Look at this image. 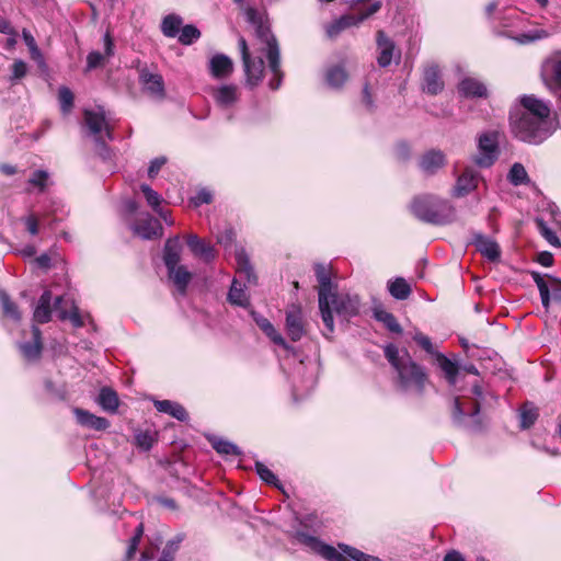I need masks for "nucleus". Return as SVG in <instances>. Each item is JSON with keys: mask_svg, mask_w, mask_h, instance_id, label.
<instances>
[{"mask_svg": "<svg viewBox=\"0 0 561 561\" xmlns=\"http://www.w3.org/2000/svg\"><path fill=\"white\" fill-rule=\"evenodd\" d=\"M538 410L531 403H525L519 410V422L523 430L529 428L538 419Z\"/></svg>", "mask_w": 561, "mask_h": 561, "instance_id": "obj_45", "label": "nucleus"}, {"mask_svg": "<svg viewBox=\"0 0 561 561\" xmlns=\"http://www.w3.org/2000/svg\"><path fill=\"white\" fill-rule=\"evenodd\" d=\"M233 70L232 60L224 54H216L209 60V71L214 78L222 79Z\"/></svg>", "mask_w": 561, "mask_h": 561, "instance_id": "obj_30", "label": "nucleus"}, {"mask_svg": "<svg viewBox=\"0 0 561 561\" xmlns=\"http://www.w3.org/2000/svg\"><path fill=\"white\" fill-rule=\"evenodd\" d=\"M385 356L398 374V385L403 391L422 394L427 382V373L423 366L412 359L408 351L400 354L394 344L385 347Z\"/></svg>", "mask_w": 561, "mask_h": 561, "instance_id": "obj_2", "label": "nucleus"}, {"mask_svg": "<svg viewBox=\"0 0 561 561\" xmlns=\"http://www.w3.org/2000/svg\"><path fill=\"white\" fill-rule=\"evenodd\" d=\"M19 350L27 362H35L41 357L43 343L42 332L38 327H32V340L19 343Z\"/></svg>", "mask_w": 561, "mask_h": 561, "instance_id": "obj_17", "label": "nucleus"}, {"mask_svg": "<svg viewBox=\"0 0 561 561\" xmlns=\"http://www.w3.org/2000/svg\"><path fill=\"white\" fill-rule=\"evenodd\" d=\"M479 181V172L472 168H466L458 176L456 185L454 186L453 195L456 197H463L477 188Z\"/></svg>", "mask_w": 561, "mask_h": 561, "instance_id": "obj_18", "label": "nucleus"}, {"mask_svg": "<svg viewBox=\"0 0 561 561\" xmlns=\"http://www.w3.org/2000/svg\"><path fill=\"white\" fill-rule=\"evenodd\" d=\"M306 520L300 522V527L294 528L290 531V537L295 539L298 543L305 546L310 551L321 556L328 561H351L346 559L345 554L339 552L334 547L322 542L318 537L310 535L301 527H306Z\"/></svg>", "mask_w": 561, "mask_h": 561, "instance_id": "obj_8", "label": "nucleus"}, {"mask_svg": "<svg viewBox=\"0 0 561 561\" xmlns=\"http://www.w3.org/2000/svg\"><path fill=\"white\" fill-rule=\"evenodd\" d=\"M339 549L350 559L354 561H381L378 557L367 554L354 547L345 543H340Z\"/></svg>", "mask_w": 561, "mask_h": 561, "instance_id": "obj_46", "label": "nucleus"}, {"mask_svg": "<svg viewBox=\"0 0 561 561\" xmlns=\"http://www.w3.org/2000/svg\"><path fill=\"white\" fill-rule=\"evenodd\" d=\"M168 276L170 280L174 284L178 293L180 295H185L188 284L193 278V274L187 270L185 265L176 264L170 267H167Z\"/></svg>", "mask_w": 561, "mask_h": 561, "instance_id": "obj_23", "label": "nucleus"}, {"mask_svg": "<svg viewBox=\"0 0 561 561\" xmlns=\"http://www.w3.org/2000/svg\"><path fill=\"white\" fill-rule=\"evenodd\" d=\"M217 242L225 248H229L234 240V232L231 228H227L224 232L217 234Z\"/></svg>", "mask_w": 561, "mask_h": 561, "instance_id": "obj_64", "label": "nucleus"}, {"mask_svg": "<svg viewBox=\"0 0 561 561\" xmlns=\"http://www.w3.org/2000/svg\"><path fill=\"white\" fill-rule=\"evenodd\" d=\"M184 540L183 534H176L174 537L165 542L161 552V557L157 561H174L175 554L179 551L181 543ZM153 553L144 551L139 561H152Z\"/></svg>", "mask_w": 561, "mask_h": 561, "instance_id": "obj_24", "label": "nucleus"}, {"mask_svg": "<svg viewBox=\"0 0 561 561\" xmlns=\"http://www.w3.org/2000/svg\"><path fill=\"white\" fill-rule=\"evenodd\" d=\"M185 240L193 255L199 257L203 262L209 264L217 257L215 247L199 238L197 234H187Z\"/></svg>", "mask_w": 561, "mask_h": 561, "instance_id": "obj_14", "label": "nucleus"}, {"mask_svg": "<svg viewBox=\"0 0 561 561\" xmlns=\"http://www.w3.org/2000/svg\"><path fill=\"white\" fill-rule=\"evenodd\" d=\"M316 276L317 280L319 283V289H318V300L319 306L327 307V299L330 294L335 291V287L331 280V273L327 268V266L322 264H317L316 267Z\"/></svg>", "mask_w": 561, "mask_h": 561, "instance_id": "obj_19", "label": "nucleus"}, {"mask_svg": "<svg viewBox=\"0 0 561 561\" xmlns=\"http://www.w3.org/2000/svg\"><path fill=\"white\" fill-rule=\"evenodd\" d=\"M377 46L379 49V55L377 57L378 65L380 67H388L392 61L394 43L386 36L383 31H378Z\"/></svg>", "mask_w": 561, "mask_h": 561, "instance_id": "obj_27", "label": "nucleus"}, {"mask_svg": "<svg viewBox=\"0 0 561 561\" xmlns=\"http://www.w3.org/2000/svg\"><path fill=\"white\" fill-rule=\"evenodd\" d=\"M237 273L243 277L248 284H255L256 276L251 265L250 257L243 248L236 250Z\"/></svg>", "mask_w": 561, "mask_h": 561, "instance_id": "obj_29", "label": "nucleus"}, {"mask_svg": "<svg viewBox=\"0 0 561 561\" xmlns=\"http://www.w3.org/2000/svg\"><path fill=\"white\" fill-rule=\"evenodd\" d=\"M255 470L257 476L267 484L278 486L277 477L261 461L255 462Z\"/></svg>", "mask_w": 561, "mask_h": 561, "instance_id": "obj_55", "label": "nucleus"}, {"mask_svg": "<svg viewBox=\"0 0 561 561\" xmlns=\"http://www.w3.org/2000/svg\"><path fill=\"white\" fill-rule=\"evenodd\" d=\"M210 444H211V447L220 455H225V456H240L241 455L240 448L236 444H233L227 439L215 437V438L210 439Z\"/></svg>", "mask_w": 561, "mask_h": 561, "instance_id": "obj_43", "label": "nucleus"}, {"mask_svg": "<svg viewBox=\"0 0 561 561\" xmlns=\"http://www.w3.org/2000/svg\"><path fill=\"white\" fill-rule=\"evenodd\" d=\"M410 207L417 219L427 224L444 226L456 220L455 207L448 201L434 195L417 196Z\"/></svg>", "mask_w": 561, "mask_h": 561, "instance_id": "obj_4", "label": "nucleus"}, {"mask_svg": "<svg viewBox=\"0 0 561 561\" xmlns=\"http://www.w3.org/2000/svg\"><path fill=\"white\" fill-rule=\"evenodd\" d=\"M445 164V154L440 150L427 151L420 161V168L428 174L435 173Z\"/></svg>", "mask_w": 561, "mask_h": 561, "instance_id": "obj_34", "label": "nucleus"}, {"mask_svg": "<svg viewBox=\"0 0 561 561\" xmlns=\"http://www.w3.org/2000/svg\"><path fill=\"white\" fill-rule=\"evenodd\" d=\"M140 191L142 192L147 204L152 208L153 211H157L161 208V196L156 191H153L148 184H141Z\"/></svg>", "mask_w": 561, "mask_h": 561, "instance_id": "obj_52", "label": "nucleus"}, {"mask_svg": "<svg viewBox=\"0 0 561 561\" xmlns=\"http://www.w3.org/2000/svg\"><path fill=\"white\" fill-rule=\"evenodd\" d=\"M347 79V73L341 66H334L328 69L325 80L329 87L333 89L341 88Z\"/></svg>", "mask_w": 561, "mask_h": 561, "instance_id": "obj_44", "label": "nucleus"}, {"mask_svg": "<svg viewBox=\"0 0 561 561\" xmlns=\"http://www.w3.org/2000/svg\"><path fill=\"white\" fill-rule=\"evenodd\" d=\"M458 91L466 98H486L488 89L483 82L476 78H465L458 85Z\"/></svg>", "mask_w": 561, "mask_h": 561, "instance_id": "obj_28", "label": "nucleus"}, {"mask_svg": "<svg viewBox=\"0 0 561 561\" xmlns=\"http://www.w3.org/2000/svg\"><path fill=\"white\" fill-rule=\"evenodd\" d=\"M252 319L257 324V327L265 333L267 337L271 339L275 344L282 346L284 350L291 352L294 347L290 346L282 334L274 328L268 319L263 317L262 314L251 311Z\"/></svg>", "mask_w": 561, "mask_h": 561, "instance_id": "obj_20", "label": "nucleus"}, {"mask_svg": "<svg viewBox=\"0 0 561 561\" xmlns=\"http://www.w3.org/2000/svg\"><path fill=\"white\" fill-rule=\"evenodd\" d=\"M142 534H144V526L142 524H139L135 530V534L134 536L130 538L129 540V545H128V548H127V551H126V559L129 560L131 559L137 549H138V545L140 542V539L142 537Z\"/></svg>", "mask_w": 561, "mask_h": 561, "instance_id": "obj_57", "label": "nucleus"}, {"mask_svg": "<svg viewBox=\"0 0 561 561\" xmlns=\"http://www.w3.org/2000/svg\"><path fill=\"white\" fill-rule=\"evenodd\" d=\"M256 36L264 44L262 50L265 53L268 68L273 73V78L268 82V87L272 90H277L284 77V73L280 69V51L276 37L271 32L270 27L264 24H259L256 26Z\"/></svg>", "mask_w": 561, "mask_h": 561, "instance_id": "obj_6", "label": "nucleus"}, {"mask_svg": "<svg viewBox=\"0 0 561 561\" xmlns=\"http://www.w3.org/2000/svg\"><path fill=\"white\" fill-rule=\"evenodd\" d=\"M550 82L551 89L561 88V56L553 59L550 65Z\"/></svg>", "mask_w": 561, "mask_h": 561, "instance_id": "obj_54", "label": "nucleus"}, {"mask_svg": "<svg viewBox=\"0 0 561 561\" xmlns=\"http://www.w3.org/2000/svg\"><path fill=\"white\" fill-rule=\"evenodd\" d=\"M435 359L437 366L444 373V376L448 383L450 386H455L457 382V376L459 371L457 363L450 360L443 353H437Z\"/></svg>", "mask_w": 561, "mask_h": 561, "instance_id": "obj_36", "label": "nucleus"}, {"mask_svg": "<svg viewBox=\"0 0 561 561\" xmlns=\"http://www.w3.org/2000/svg\"><path fill=\"white\" fill-rule=\"evenodd\" d=\"M228 301L232 305L240 307H248L250 304L249 296L245 291V285H242L238 279H233L228 293Z\"/></svg>", "mask_w": 561, "mask_h": 561, "instance_id": "obj_39", "label": "nucleus"}, {"mask_svg": "<svg viewBox=\"0 0 561 561\" xmlns=\"http://www.w3.org/2000/svg\"><path fill=\"white\" fill-rule=\"evenodd\" d=\"M84 123L89 133L94 137L99 156L104 160L110 159V148L104 144L102 133H104L110 140L113 139V136L103 108L98 107L96 110H85Z\"/></svg>", "mask_w": 561, "mask_h": 561, "instance_id": "obj_7", "label": "nucleus"}, {"mask_svg": "<svg viewBox=\"0 0 561 561\" xmlns=\"http://www.w3.org/2000/svg\"><path fill=\"white\" fill-rule=\"evenodd\" d=\"M472 243L476 249L489 261L496 262L501 257V249L499 243L480 232L473 233Z\"/></svg>", "mask_w": 561, "mask_h": 561, "instance_id": "obj_16", "label": "nucleus"}, {"mask_svg": "<svg viewBox=\"0 0 561 561\" xmlns=\"http://www.w3.org/2000/svg\"><path fill=\"white\" fill-rule=\"evenodd\" d=\"M139 83L144 91L152 98H164V81L161 75L152 73L147 68H141L139 70Z\"/></svg>", "mask_w": 561, "mask_h": 561, "instance_id": "obj_15", "label": "nucleus"}, {"mask_svg": "<svg viewBox=\"0 0 561 561\" xmlns=\"http://www.w3.org/2000/svg\"><path fill=\"white\" fill-rule=\"evenodd\" d=\"M98 404L108 413H116L119 407V399L112 388L103 387L96 399Z\"/></svg>", "mask_w": 561, "mask_h": 561, "instance_id": "obj_35", "label": "nucleus"}, {"mask_svg": "<svg viewBox=\"0 0 561 561\" xmlns=\"http://www.w3.org/2000/svg\"><path fill=\"white\" fill-rule=\"evenodd\" d=\"M507 180L514 186L527 185L530 182L525 167L519 162H515L511 167L507 174Z\"/></svg>", "mask_w": 561, "mask_h": 561, "instance_id": "obj_42", "label": "nucleus"}, {"mask_svg": "<svg viewBox=\"0 0 561 561\" xmlns=\"http://www.w3.org/2000/svg\"><path fill=\"white\" fill-rule=\"evenodd\" d=\"M47 179L48 173L46 171L37 170L32 174V176L28 180V183L39 187L41 191H44V188L46 187Z\"/></svg>", "mask_w": 561, "mask_h": 561, "instance_id": "obj_62", "label": "nucleus"}, {"mask_svg": "<svg viewBox=\"0 0 561 561\" xmlns=\"http://www.w3.org/2000/svg\"><path fill=\"white\" fill-rule=\"evenodd\" d=\"M131 230L141 239L152 240L162 236L163 228L158 219L146 214L131 226Z\"/></svg>", "mask_w": 561, "mask_h": 561, "instance_id": "obj_13", "label": "nucleus"}, {"mask_svg": "<svg viewBox=\"0 0 561 561\" xmlns=\"http://www.w3.org/2000/svg\"><path fill=\"white\" fill-rule=\"evenodd\" d=\"M183 20L178 14H168L161 22V31L164 36L173 38L176 37L182 28Z\"/></svg>", "mask_w": 561, "mask_h": 561, "instance_id": "obj_40", "label": "nucleus"}, {"mask_svg": "<svg viewBox=\"0 0 561 561\" xmlns=\"http://www.w3.org/2000/svg\"><path fill=\"white\" fill-rule=\"evenodd\" d=\"M523 108L510 114L512 133L522 141L538 145L550 137L557 129L558 122L551 116L550 106L534 95L520 98Z\"/></svg>", "mask_w": 561, "mask_h": 561, "instance_id": "obj_1", "label": "nucleus"}, {"mask_svg": "<svg viewBox=\"0 0 561 561\" xmlns=\"http://www.w3.org/2000/svg\"><path fill=\"white\" fill-rule=\"evenodd\" d=\"M157 439L156 431L140 428L134 431V444L142 451H149L157 443Z\"/></svg>", "mask_w": 561, "mask_h": 561, "instance_id": "obj_38", "label": "nucleus"}, {"mask_svg": "<svg viewBox=\"0 0 561 561\" xmlns=\"http://www.w3.org/2000/svg\"><path fill=\"white\" fill-rule=\"evenodd\" d=\"M285 328L293 342L300 341L306 334V324L302 309L298 305H291L286 310Z\"/></svg>", "mask_w": 561, "mask_h": 561, "instance_id": "obj_11", "label": "nucleus"}, {"mask_svg": "<svg viewBox=\"0 0 561 561\" xmlns=\"http://www.w3.org/2000/svg\"><path fill=\"white\" fill-rule=\"evenodd\" d=\"M73 93L67 87H60L58 90V100L62 114H68L73 106Z\"/></svg>", "mask_w": 561, "mask_h": 561, "instance_id": "obj_51", "label": "nucleus"}, {"mask_svg": "<svg viewBox=\"0 0 561 561\" xmlns=\"http://www.w3.org/2000/svg\"><path fill=\"white\" fill-rule=\"evenodd\" d=\"M62 297L58 296L53 302V295L50 290H44V293L41 295L34 312H33V320L36 323H47L51 319L53 309H59V306L61 304Z\"/></svg>", "mask_w": 561, "mask_h": 561, "instance_id": "obj_12", "label": "nucleus"}, {"mask_svg": "<svg viewBox=\"0 0 561 561\" xmlns=\"http://www.w3.org/2000/svg\"><path fill=\"white\" fill-rule=\"evenodd\" d=\"M0 304L2 306L3 313L11 319L19 321L21 319L18 306L11 301L9 295L4 290H0Z\"/></svg>", "mask_w": 561, "mask_h": 561, "instance_id": "obj_47", "label": "nucleus"}, {"mask_svg": "<svg viewBox=\"0 0 561 561\" xmlns=\"http://www.w3.org/2000/svg\"><path fill=\"white\" fill-rule=\"evenodd\" d=\"M499 156L497 133L489 131L481 134L478 138V153L474 162L481 168L491 167Z\"/></svg>", "mask_w": 561, "mask_h": 561, "instance_id": "obj_10", "label": "nucleus"}, {"mask_svg": "<svg viewBox=\"0 0 561 561\" xmlns=\"http://www.w3.org/2000/svg\"><path fill=\"white\" fill-rule=\"evenodd\" d=\"M537 228L540 234L553 247H561V242L554 231H552L546 221L541 218L536 219Z\"/></svg>", "mask_w": 561, "mask_h": 561, "instance_id": "obj_53", "label": "nucleus"}, {"mask_svg": "<svg viewBox=\"0 0 561 561\" xmlns=\"http://www.w3.org/2000/svg\"><path fill=\"white\" fill-rule=\"evenodd\" d=\"M412 337L426 353L436 356L438 352L434 350L433 343L427 335L420 331H415Z\"/></svg>", "mask_w": 561, "mask_h": 561, "instance_id": "obj_58", "label": "nucleus"}, {"mask_svg": "<svg viewBox=\"0 0 561 561\" xmlns=\"http://www.w3.org/2000/svg\"><path fill=\"white\" fill-rule=\"evenodd\" d=\"M58 317L60 320L68 319L75 328H81L84 324L77 307H73L69 312L66 310H58Z\"/></svg>", "mask_w": 561, "mask_h": 561, "instance_id": "obj_56", "label": "nucleus"}, {"mask_svg": "<svg viewBox=\"0 0 561 561\" xmlns=\"http://www.w3.org/2000/svg\"><path fill=\"white\" fill-rule=\"evenodd\" d=\"M181 252H182V244L180 241V237L175 236V237L169 238L165 241V244L163 248V262H164L165 267H170V266L180 264Z\"/></svg>", "mask_w": 561, "mask_h": 561, "instance_id": "obj_31", "label": "nucleus"}, {"mask_svg": "<svg viewBox=\"0 0 561 561\" xmlns=\"http://www.w3.org/2000/svg\"><path fill=\"white\" fill-rule=\"evenodd\" d=\"M531 277L538 287L542 306L548 309L550 306V290L548 284L538 272H531Z\"/></svg>", "mask_w": 561, "mask_h": 561, "instance_id": "obj_48", "label": "nucleus"}, {"mask_svg": "<svg viewBox=\"0 0 561 561\" xmlns=\"http://www.w3.org/2000/svg\"><path fill=\"white\" fill-rule=\"evenodd\" d=\"M508 37L515 39L519 44H529L538 39L546 38L548 36L547 31L545 30H533L527 33H522L519 35L513 36L508 35Z\"/></svg>", "mask_w": 561, "mask_h": 561, "instance_id": "obj_50", "label": "nucleus"}, {"mask_svg": "<svg viewBox=\"0 0 561 561\" xmlns=\"http://www.w3.org/2000/svg\"><path fill=\"white\" fill-rule=\"evenodd\" d=\"M104 55L100 51H91L87 57V68L88 70L94 69L102 65L104 58H110L114 55V43L110 35L106 33L104 35Z\"/></svg>", "mask_w": 561, "mask_h": 561, "instance_id": "obj_32", "label": "nucleus"}, {"mask_svg": "<svg viewBox=\"0 0 561 561\" xmlns=\"http://www.w3.org/2000/svg\"><path fill=\"white\" fill-rule=\"evenodd\" d=\"M472 393L474 398L470 400H462L460 397L454 399L451 415L456 425L478 431L481 428L479 412L480 400L483 397L482 388L479 385H473Z\"/></svg>", "mask_w": 561, "mask_h": 561, "instance_id": "obj_5", "label": "nucleus"}, {"mask_svg": "<svg viewBox=\"0 0 561 561\" xmlns=\"http://www.w3.org/2000/svg\"><path fill=\"white\" fill-rule=\"evenodd\" d=\"M12 75L10 77L11 82H16L24 78L27 73V65L21 59H16L11 67Z\"/></svg>", "mask_w": 561, "mask_h": 561, "instance_id": "obj_59", "label": "nucleus"}, {"mask_svg": "<svg viewBox=\"0 0 561 561\" xmlns=\"http://www.w3.org/2000/svg\"><path fill=\"white\" fill-rule=\"evenodd\" d=\"M422 89L431 95H436L443 91L444 82L437 66H430L424 70Z\"/></svg>", "mask_w": 561, "mask_h": 561, "instance_id": "obj_25", "label": "nucleus"}, {"mask_svg": "<svg viewBox=\"0 0 561 561\" xmlns=\"http://www.w3.org/2000/svg\"><path fill=\"white\" fill-rule=\"evenodd\" d=\"M73 414L78 424L82 427L95 431H105L110 426V422L105 417L98 416L87 410L75 408Z\"/></svg>", "mask_w": 561, "mask_h": 561, "instance_id": "obj_22", "label": "nucleus"}, {"mask_svg": "<svg viewBox=\"0 0 561 561\" xmlns=\"http://www.w3.org/2000/svg\"><path fill=\"white\" fill-rule=\"evenodd\" d=\"M374 317L377 321L382 322L383 325L390 332L398 333V334L402 332L401 325L399 324V322L397 321L396 317L392 313H390L381 308H375Z\"/></svg>", "mask_w": 561, "mask_h": 561, "instance_id": "obj_41", "label": "nucleus"}, {"mask_svg": "<svg viewBox=\"0 0 561 561\" xmlns=\"http://www.w3.org/2000/svg\"><path fill=\"white\" fill-rule=\"evenodd\" d=\"M243 67L247 77V84L250 87L257 85L262 81L264 73V61L262 57H250L247 61H243Z\"/></svg>", "mask_w": 561, "mask_h": 561, "instance_id": "obj_26", "label": "nucleus"}, {"mask_svg": "<svg viewBox=\"0 0 561 561\" xmlns=\"http://www.w3.org/2000/svg\"><path fill=\"white\" fill-rule=\"evenodd\" d=\"M387 288L389 294L397 300H405L412 293L410 284L403 277L389 279Z\"/></svg>", "mask_w": 561, "mask_h": 561, "instance_id": "obj_37", "label": "nucleus"}, {"mask_svg": "<svg viewBox=\"0 0 561 561\" xmlns=\"http://www.w3.org/2000/svg\"><path fill=\"white\" fill-rule=\"evenodd\" d=\"M178 37L181 44L191 45L201 37V32L196 26L187 24L182 26Z\"/></svg>", "mask_w": 561, "mask_h": 561, "instance_id": "obj_49", "label": "nucleus"}, {"mask_svg": "<svg viewBox=\"0 0 561 561\" xmlns=\"http://www.w3.org/2000/svg\"><path fill=\"white\" fill-rule=\"evenodd\" d=\"M213 98L219 107L230 108L239 101V88L234 84H222L213 90Z\"/></svg>", "mask_w": 561, "mask_h": 561, "instance_id": "obj_21", "label": "nucleus"}, {"mask_svg": "<svg viewBox=\"0 0 561 561\" xmlns=\"http://www.w3.org/2000/svg\"><path fill=\"white\" fill-rule=\"evenodd\" d=\"M359 307L360 300L357 295L339 293L336 290L330 294L327 299V307L319 306L321 319L327 330L323 332V335L327 339H331V335L334 333L333 313H336L342 320L348 321L359 313Z\"/></svg>", "mask_w": 561, "mask_h": 561, "instance_id": "obj_3", "label": "nucleus"}, {"mask_svg": "<svg viewBox=\"0 0 561 561\" xmlns=\"http://www.w3.org/2000/svg\"><path fill=\"white\" fill-rule=\"evenodd\" d=\"M44 387H45L47 394L50 398L58 399V400L65 399V393H66L65 389L57 387L50 379H46L44 381Z\"/></svg>", "mask_w": 561, "mask_h": 561, "instance_id": "obj_60", "label": "nucleus"}, {"mask_svg": "<svg viewBox=\"0 0 561 561\" xmlns=\"http://www.w3.org/2000/svg\"><path fill=\"white\" fill-rule=\"evenodd\" d=\"M153 405L157 411L169 414L181 422H184L188 419L186 410L178 402L170 400H156Z\"/></svg>", "mask_w": 561, "mask_h": 561, "instance_id": "obj_33", "label": "nucleus"}, {"mask_svg": "<svg viewBox=\"0 0 561 561\" xmlns=\"http://www.w3.org/2000/svg\"><path fill=\"white\" fill-rule=\"evenodd\" d=\"M167 163V158L165 157H158L156 159H153L151 162H150V165L148 168V176L150 179H153L156 178V175L159 173V171L161 170V168Z\"/></svg>", "mask_w": 561, "mask_h": 561, "instance_id": "obj_63", "label": "nucleus"}, {"mask_svg": "<svg viewBox=\"0 0 561 561\" xmlns=\"http://www.w3.org/2000/svg\"><path fill=\"white\" fill-rule=\"evenodd\" d=\"M191 202L195 207H199L203 204H210L213 202V194L206 188L199 190Z\"/></svg>", "mask_w": 561, "mask_h": 561, "instance_id": "obj_61", "label": "nucleus"}, {"mask_svg": "<svg viewBox=\"0 0 561 561\" xmlns=\"http://www.w3.org/2000/svg\"><path fill=\"white\" fill-rule=\"evenodd\" d=\"M381 8L380 1H374L366 10L358 14H345L325 26L327 36L331 39L337 37L343 31L351 26H357L366 19L378 12Z\"/></svg>", "mask_w": 561, "mask_h": 561, "instance_id": "obj_9", "label": "nucleus"}]
</instances>
